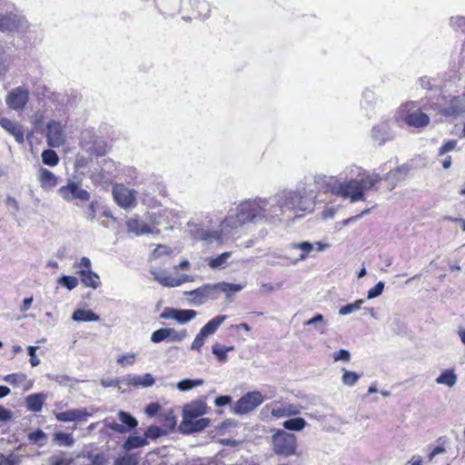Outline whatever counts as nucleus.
I'll list each match as a JSON object with an SVG mask.
<instances>
[{
	"label": "nucleus",
	"instance_id": "f257e3e1",
	"mask_svg": "<svg viewBox=\"0 0 465 465\" xmlns=\"http://www.w3.org/2000/svg\"><path fill=\"white\" fill-rule=\"evenodd\" d=\"M277 212L272 195L268 198L257 197L241 203L235 213L228 215L223 224L224 227L236 229L246 223H256L262 221L276 223L279 222Z\"/></svg>",
	"mask_w": 465,
	"mask_h": 465
},
{
	"label": "nucleus",
	"instance_id": "f03ea898",
	"mask_svg": "<svg viewBox=\"0 0 465 465\" xmlns=\"http://www.w3.org/2000/svg\"><path fill=\"white\" fill-rule=\"evenodd\" d=\"M348 180L337 182L331 187L332 194L343 199H349L351 203L365 201V191L371 189L381 180L379 173H368L359 167L351 169V176L346 175Z\"/></svg>",
	"mask_w": 465,
	"mask_h": 465
},
{
	"label": "nucleus",
	"instance_id": "7ed1b4c3",
	"mask_svg": "<svg viewBox=\"0 0 465 465\" xmlns=\"http://www.w3.org/2000/svg\"><path fill=\"white\" fill-rule=\"evenodd\" d=\"M316 195L305 183L299 184L295 190H283L272 195V202L278 209V221L281 222L286 212H312Z\"/></svg>",
	"mask_w": 465,
	"mask_h": 465
},
{
	"label": "nucleus",
	"instance_id": "20e7f679",
	"mask_svg": "<svg viewBox=\"0 0 465 465\" xmlns=\"http://www.w3.org/2000/svg\"><path fill=\"white\" fill-rule=\"evenodd\" d=\"M30 27L28 20L15 5L8 1H0V32L7 35L25 34Z\"/></svg>",
	"mask_w": 465,
	"mask_h": 465
},
{
	"label": "nucleus",
	"instance_id": "39448f33",
	"mask_svg": "<svg viewBox=\"0 0 465 465\" xmlns=\"http://www.w3.org/2000/svg\"><path fill=\"white\" fill-rule=\"evenodd\" d=\"M273 452L284 458L297 455V437L285 430H279L272 436Z\"/></svg>",
	"mask_w": 465,
	"mask_h": 465
},
{
	"label": "nucleus",
	"instance_id": "423d86ee",
	"mask_svg": "<svg viewBox=\"0 0 465 465\" xmlns=\"http://www.w3.org/2000/svg\"><path fill=\"white\" fill-rule=\"evenodd\" d=\"M58 194L66 202H87L90 200V193L80 186L79 182L68 181L66 185L58 189Z\"/></svg>",
	"mask_w": 465,
	"mask_h": 465
},
{
	"label": "nucleus",
	"instance_id": "0eeeda50",
	"mask_svg": "<svg viewBox=\"0 0 465 465\" xmlns=\"http://www.w3.org/2000/svg\"><path fill=\"white\" fill-rule=\"evenodd\" d=\"M264 401L262 394L260 391H252L243 395L233 405V412L235 414H245L258 406Z\"/></svg>",
	"mask_w": 465,
	"mask_h": 465
},
{
	"label": "nucleus",
	"instance_id": "6e6552de",
	"mask_svg": "<svg viewBox=\"0 0 465 465\" xmlns=\"http://www.w3.org/2000/svg\"><path fill=\"white\" fill-rule=\"evenodd\" d=\"M118 417L122 424L117 423L112 418H106L104 420V425L110 430L121 434L134 429L138 425L136 419L126 411H120L118 412Z\"/></svg>",
	"mask_w": 465,
	"mask_h": 465
},
{
	"label": "nucleus",
	"instance_id": "1a4fd4ad",
	"mask_svg": "<svg viewBox=\"0 0 465 465\" xmlns=\"http://www.w3.org/2000/svg\"><path fill=\"white\" fill-rule=\"evenodd\" d=\"M113 196L115 203L122 208L127 209L136 205V191L124 184H115L113 187Z\"/></svg>",
	"mask_w": 465,
	"mask_h": 465
},
{
	"label": "nucleus",
	"instance_id": "9d476101",
	"mask_svg": "<svg viewBox=\"0 0 465 465\" xmlns=\"http://www.w3.org/2000/svg\"><path fill=\"white\" fill-rule=\"evenodd\" d=\"M46 141L50 147L57 148L64 144L65 134L64 125L57 121L51 120L46 125Z\"/></svg>",
	"mask_w": 465,
	"mask_h": 465
},
{
	"label": "nucleus",
	"instance_id": "9b49d317",
	"mask_svg": "<svg viewBox=\"0 0 465 465\" xmlns=\"http://www.w3.org/2000/svg\"><path fill=\"white\" fill-rule=\"evenodd\" d=\"M55 419L60 422H85L93 416L87 409H71L61 412H54Z\"/></svg>",
	"mask_w": 465,
	"mask_h": 465
},
{
	"label": "nucleus",
	"instance_id": "f8f14e48",
	"mask_svg": "<svg viewBox=\"0 0 465 465\" xmlns=\"http://www.w3.org/2000/svg\"><path fill=\"white\" fill-rule=\"evenodd\" d=\"M196 315V311L191 309L165 308L160 317L165 320H174L180 324H184L193 320Z\"/></svg>",
	"mask_w": 465,
	"mask_h": 465
},
{
	"label": "nucleus",
	"instance_id": "ddd939ff",
	"mask_svg": "<svg viewBox=\"0 0 465 465\" xmlns=\"http://www.w3.org/2000/svg\"><path fill=\"white\" fill-rule=\"evenodd\" d=\"M5 102L11 109L21 110L28 102V91L22 87L15 88L7 94Z\"/></svg>",
	"mask_w": 465,
	"mask_h": 465
},
{
	"label": "nucleus",
	"instance_id": "4468645a",
	"mask_svg": "<svg viewBox=\"0 0 465 465\" xmlns=\"http://www.w3.org/2000/svg\"><path fill=\"white\" fill-rule=\"evenodd\" d=\"M208 407L204 401L198 400L184 406L183 411V420L199 418L207 413Z\"/></svg>",
	"mask_w": 465,
	"mask_h": 465
},
{
	"label": "nucleus",
	"instance_id": "2eb2a0df",
	"mask_svg": "<svg viewBox=\"0 0 465 465\" xmlns=\"http://www.w3.org/2000/svg\"><path fill=\"white\" fill-rule=\"evenodd\" d=\"M122 381L128 387H151L154 384V378L152 374L146 373L143 375L127 374L122 377Z\"/></svg>",
	"mask_w": 465,
	"mask_h": 465
},
{
	"label": "nucleus",
	"instance_id": "dca6fc26",
	"mask_svg": "<svg viewBox=\"0 0 465 465\" xmlns=\"http://www.w3.org/2000/svg\"><path fill=\"white\" fill-rule=\"evenodd\" d=\"M211 423L208 418H196L192 420H182L180 428L185 434L199 432L206 429Z\"/></svg>",
	"mask_w": 465,
	"mask_h": 465
},
{
	"label": "nucleus",
	"instance_id": "f3484780",
	"mask_svg": "<svg viewBox=\"0 0 465 465\" xmlns=\"http://www.w3.org/2000/svg\"><path fill=\"white\" fill-rule=\"evenodd\" d=\"M0 126L6 132L11 134L18 143H23L25 141V134L22 125L8 118H0Z\"/></svg>",
	"mask_w": 465,
	"mask_h": 465
},
{
	"label": "nucleus",
	"instance_id": "a211bd4d",
	"mask_svg": "<svg viewBox=\"0 0 465 465\" xmlns=\"http://www.w3.org/2000/svg\"><path fill=\"white\" fill-rule=\"evenodd\" d=\"M126 226L129 232H134L137 236L159 232L158 230H154V227L150 226L145 222L137 218L129 219L126 223Z\"/></svg>",
	"mask_w": 465,
	"mask_h": 465
},
{
	"label": "nucleus",
	"instance_id": "6ab92c4d",
	"mask_svg": "<svg viewBox=\"0 0 465 465\" xmlns=\"http://www.w3.org/2000/svg\"><path fill=\"white\" fill-rule=\"evenodd\" d=\"M38 182L40 186L45 191L54 189L58 183L57 176L46 168H40L37 173Z\"/></svg>",
	"mask_w": 465,
	"mask_h": 465
},
{
	"label": "nucleus",
	"instance_id": "aec40b11",
	"mask_svg": "<svg viewBox=\"0 0 465 465\" xmlns=\"http://www.w3.org/2000/svg\"><path fill=\"white\" fill-rule=\"evenodd\" d=\"M440 111L447 116L460 114L465 112V101L459 96L452 97L449 104L441 108Z\"/></svg>",
	"mask_w": 465,
	"mask_h": 465
},
{
	"label": "nucleus",
	"instance_id": "412c9836",
	"mask_svg": "<svg viewBox=\"0 0 465 465\" xmlns=\"http://www.w3.org/2000/svg\"><path fill=\"white\" fill-rule=\"evenodd\" d=\"M45 400L46 395L45 393H34L26 397L25 404L29 411L39 412L42 411Z\"/></svg>",
	"mask_w": 465,
	"mask_h": 465
},
{
	"label": "nucleus",
	"instance_id": "4be33fe9",
	"mask_svg": "<svg viewBox=\"0 0 465 465\" xmlns=\"http://www.w3.org/2000/svg\"><path fill=\"white\" fill-rule=\"evenodd\" d=\"M300 413V408L294 404L273 406L272 415L276 418L295 416Z\"/></svg>",
	"mask_w": 465,
	"mask_h": 465
},
{
	"label": "nucleus",
	"instance_id": "5701e85b",
	"mask_svg": "<svg viewBox=\"0 0 465 465\" xmlns=\"http://www.w3.org/2000/svg\"><path fill=\"white\" fill-rule=\"evenodd\" d=\"M82 283L85 287L97 289L101 285L99 275L93 271L78 272Z\"/></svg>",
	"mask_w": 465,
	"mask_h": 465
},
{
	"label": "nucleus",
	"instance_id": "b1692460",
	"mask_svg": "<svg viewBox=\"0 0 465 465\" xmlns=\"http://www.w3.org/2000/svg\"><path fill=\"white\" fill-rule=\"evenodd\" d=\"M226 315H218L210 320L202 329L200 330L206 337L213 335L218 328L226 320Z\"/></svg>",
	"mask_w": 465,
	"mask_h": 465
},
{
	"label": "nucleus",
	"instance_id": "393cba45",
	"mask_svg": "<svg viewBox=\"0 0 465 465\" xmlns=\"http://www.w3.org/2000/svg\"><path fill=\"white\" fill-rule=\"evenodd\" d=\"M72 320L74 322H98L100 317L91 310L78 309L74 312Z\"/></svg>",
	"mask_w": 465,
	"mask_h": 465
},
{
	"label": "nucleus",
	"instance_id": "a878e982",
	"mask_svg": "<svg viewBox=\"0 0 465 465\" xmlns=\"http://www.w3.org/2000/svg\"><path fill=\"white\" fill-rule=\"evenodd\" d=\"M458 378L454 370L443 371L435 380L437 384L445 385L449 388L453 387L457 383Z\"/></svg>",
	"mask_w": 465,
	"mask_h": 465
},
{
	"label": "nucleus",
	"instance_id": "bb28decb",
	"mask_svg": "<svg viewBox=\"0 0 465 465\" xmlns=\"http://www.w3.org/2000/svg\"><path fill=\"white\" fill-rule=\"evenodd\" d=\"M430 123V117L422 112L409 114V126L424 127Z\"/></svg>",
	"mask_w": 465,
	"mask_h": 465
},
{
	"label": "nucleus",
	"instance_id": "cd10ccee",
	"mask_svg": "<svg viewBox=\"0 0 465 465\" xmlns=\"http://www.w3.org/2000/svg\"><path fill=\"white\" fill-rule=\"evenodd\" d=\"M153 275V279L163 286L176 287L179 286V282H175V278L171 277L165 272L151 271Z\"/></svg>",
	"mask_w": 465,
	"mask_h": 465
},
{
	"label": "nucleus",
	"instance_id": "c85d7f7f",
	"mask_svg": "<svg viewBox=\"0 0 465 465\" xmlns=\"http://www.w3.org/2000/svg\"><path fill=\"white\" fill-rule=\"evenodd\" d=\"M148 444L145 437L142 436H129L124 441L123 447L125 450L129 451L133 449L140 448Z\"/></svg>",
	"mask_w": 465,
	"mask_h": 465
},
{
	"label": "nucleus",
	"instance_id": "c756f323",
	"mask_svg": "<svg viewBox=\"0 0 465 465\" xmlns=\"http://www.w3.org/2000/svg\"><path fill=\"white\" fill-rule=\"evenodd\" d=\"M307 425L303 418L296 417L285 420L282 424L283 428L292 431H301Z\"/></svg>",
	"mask_w": 465,
	"mask_h": 465
},
{
	"label": "nucleus",
	"instance_id": "7c9ffc66",
	"mask_svg": "<svg viewBox=\"0 0 465 465\" xmlns=\"http://www.w3.org/2000/svg\"><path fill=\"white\" fill-rule=\"evenodd\" d=\"M231 255H232V252H225L215 258H208L207 259L208 265L212 269L224 268L227 265V263H228L227 261L231 257Z\"/></svg>",
	"mask_w": 465,
	"mask_h": 465
},
{
	"label": "nucleus",
	"instance_id": "2f4dec72",
	"mask_svg": "<svg viewBox=\"0 0 465 465\" xmlns=\"http://www.w3.org/2000/svg\"><path fill=\"white\" fill-rule=\"evenodd\" d=\"M387 129L388 128L385 124L373 127L371 131L372 138L379 143H383L391 138Z\"/></svg>",
	"mask_w": 465,
	"mask_h": 465
},
{
	"label": "nucleus",
	"instance_id": "473e14b6",
	"mask_svg": "<svg viewBox=\"0 0 465 465\" xmlns=\"http://www.w3.org/2000/svg\"><path fill=\"white\" fill-rule=\"evenodd\" d=\"M233 350V347H226L221 345L220 343H215L213 345L212 351L221 363H224L228 360L227 352Z\"/></svg>",
	"mask_w": 465,
	"mask_h": 465
},
{
	"label": "nucleus",
	"instance_id": "72a5a7b5",
	"mask_svg": "<svg viewBox=\"0 0 465 465\" xmlns=\"http://www.w3.org/2000/svg\"><path fill=\"white\" fill-rule=\"evenodd\" d=\"M172 213V211H168L167 209L159 211L158 213H149L147 219L153 223V227L160 225L163 223V221L169 219V214Z\"/></svg>",
	"mask_w": 465,
	"mask_h": 465
},
{
	"label": "nucleus",
	"instance_id": "f704fd0d",
	"mask_svg": "<svg viewBox=\"0 0 465 465\" xmlns=\"http://www.w3.org/2000/svg\"><path fill=\"white\" fill-rule=\"evenodd\" d=\"M203 380L202 379H184L176 383V388L180 391H190L195 387L201 386L203 384Z\"/></svg>",
	"mask_w": 465,
	"mask_h": 465
},
{
	"label": "nucleus",
	"instance_id": "c9c22d12",
	"mask_svg": "<svg viewBox=\"0 0 465 465\" xmlns=\"http://www.w3.org/2000/svg\"><path fill=\"white\" fill-rule=\"evenodd\" d=\"M363 303H364V300L360 299V300L355 301L352 303H348L344 306H341L339 309V314L341 316H344V315H349L351 313H353L354 312L360 310Z\"/></svg>",
	"mask_w": 465,
	"mask_h": 465
},
{
	"label": "nucleus",
	"instance_id": "e433bc0d",
	"mask_svg": "<svg viewBox=\"0 0 465 465\" xmlns=\"http://www.w3.org/2000/svg\"><path fill=\"white\" fill-rule=\"evenodd\" d=\"M215 289L220 290L223 292L230 293V292H238L243 289L242 284H237V283H230V282H219L214 286Z\"/></svg>",
	"mask_w": 465,
	"mask_h": 465
},
{
	"label": "nucleus",
	"instance_id": "4c0bfd02",
	"mask_svg": "<svg viewBox=\"0 0 465 465\" xmlns=\"http://www.w3.org/2000/svg\"><path fill=\"white\" fill-rule=\"evenodd\" d=\"M42 161L45 165L55 166L59 163V157L54 151L48 149L43 151Z\"/></svg>",
	"mask_w": 465,
	"mask_h": 465
},
{
	"label": "nucleus",
	"instance_id": "58836bf2",
	"mask_svg": "<svg viewBox=\"0 0 465 465\" xmlns=\"http://www.w3.org/2000/svg\"><path fill=\"white\" fill-rule=\"evenodd\" d=\"M405 317L404 315L394 314L390 319V327L395 332H401L404 329Z\"/></svg>",
	"mask_w": 465,
	"mask_h": 465
},
{
	"label": "nucleus",
	"instance_id": "ea45409f",
	"mask_svg": "<svg viewBox=\"0 0 465 465\" xmlns=\"http://www.w3.org/2000/svg\"><path fill=\"white\" fill-rule=\"evenodd\" d=\"M188 335L186 330L177 331L173 328H168V341L173 342H181Z\"/></svg>",
	"mask_w": 465,
	"mask_h": 465
},
{
	"label": "nucleus",
	"instance_id": "a19ab883",
	"mask_svg": "<svg viewBox=\"0 0 465 465\" xmlns=\"http://www.w3.org/2000/svg\"><path fill=\"white\" fill-rule=\"evenodd\" d=\"M304 325H315L320 333H324L326 331V323L324 322V318L320 313L307 321Z\"/></svg>",
	"mask_w": 465,
	"mask_h": 465
},
{
	"label": "nucleus",
	"instance_id": "79ce46f5",
	"mask_svg": "<svg viewBox=\"0 0 465 465\" xmlns=\"http://www.w3.org/2000/svg\"><path fill=\"white\" fill-rule=\"evenodd\" d=\"M292 247L294 249H300L302 252L297 261L304 260L307 255L313 250L312 244L309 242L292 243Z\"/></svg>",
	"mask_w": 465,
	"mask_h": 465
},
{
	"label": "nucleus",
	"instance_id": "37998d69",
	"mask_svg": "<svg viewBox=\"0 0 465 465\" xmlns=\"http://www.w3.org/2000/svg\"><path fill=\"white\" fill-rule=\"evenodd\" d=\"M395 122L397 124L404 128L407 124V106L406 104H402L399 109L397 110L395 116H394Z\"/></svg>",
	"mask_w": 465,
	"mask_h": 465
},
{
	"label": "nucleus",
	"instance_id": "c03bdc74",
	"mask_svg": "<svg viewBox=\"0 0 465 465\" xmlns=\"http://www.w3.org/2000/svg\"><path fill=\"white\" fill-rule=\"evenodd\" d=\"M341 382L346 386H353L359 380L360 375L354 371L342 369Z\"/></svg>",
	"mask_w": 465,
	"mask_h": 465
},
{
	"label": "nucleus",
	"instance_id": "a18cd8bd",
	"mask_svg": "<svg viewBox=\"0 0 465 465\" xmlns=\"http://www.w3.org/2000/svg\"><path fill=\"white\" fill-rule=\"evenodd\" d=\"M58 283L71 291L78 285V279L74 276L63 275L58 279Z\"/></svg>",
	"mask_w": 465,
	"mask_h": 465
},
{
	"label": "nucleus",
	"instance_id": "49530a36",
	"mask_svg": "<svg viewBox=\"0 0 465 465\" xmlns=\"http://www.w3.org/2000/svg\"><path fill=\"white\" fill-rule=\"evenodd\" d=\"M4 381L14 386H17L26 381V375L22 372L12 373L5 376Z\"/></svg>",
	"mask_w": 465,
	"mask_h": 465
},
{
	"label": "nucleus",
	"instance_id": "de8ad7c7",
	"mask_svg": "<svg viewBox=\"0 0 465 465\" xmlns=\"http://www.w3.org/2000/svg\"><path fill=\"white\" fill-rule=\"evenodd\" d=\"M138 459L134 454H124L114 460V465H137Z\"/></svg>",
	"mask_w": 465,
	"mask_h": 465
},
{
	"label": "nucleus",
	"instance_id": "09e8293b",
	"mask_svg": "<svg viewBox=\"0 0 465 465\" xmlns=\"http://www.w3.org/2000/svg\"><path fill=\"white\" fill-rule=\"evenodd\" d=\"M164 341H168V328L158 329L151 335V341L153 343H159Z\"/></svg>",
	"mask_w": 465,
	"mask_h": 465
},
{
	"label": "nucleus",
	"instance_id": "8fccbe9b",
	"mask_svg": "<svg viewBox=\"0 0 465 465\" xmlns=\"http://www.w3.org/2000/svg\"><path fill=\"white\" fill-rule=\"evenodd\" d=\"M54 439L59 442L60 445L66 447H71L74 442L72 434L65 432L55 433Z\"/></svg>",
	"mask_w": 465,
	"mask_h": 465
},
{
	"label": "nucleus",
	"instance_id": "3c124183",
	"mask_svg": "<svg viewBox=\"0 0 465 465\" xmlns=\"http://www.w3.org/2000/svg\"><path fill=\"white\" fill-rule=\"evenodd\" d=\"M135 359L136 353L129 352L119 356L117 359V363L122 366H132L134 364Z\"/></svg>",
	"mask_w": 465,
	"mask_h": 465
},
{
	"label": "nucleus",
	"instance_id": "603ef678",
	"mask_svg": "<svg viewBox=\"0 0 465 465\" xmlns=\"http://www.w3.org/2000/svg\"><path fill=\"white\" fill-rule=\"evenodd\" d=\"M46 436L42 430H36L28 434V440L35 444L43 445Z\"/></svg>",
	"mask_w": 465,
	"mask_h": 465
},
{
	"label": "nucleus",
	"instance_id": "864d4df0",
	"mask_svg": "<svg viewBox=\"0 0 465 465\" xmlns=\"http://www.w3.org/2000/svg\"><path fill=\"white\" fill-rule=\"evenodd\" d=\"M201 239L208 242H218L221 240V233L218 231H203Z\"/></svg>",
	"mask_w": 465,
	"mask_h": 465
},
{
	"label": "nucleus",
	"instance_id": "5fc2aeb1",
	"mask_svg": "<svg viewBox=\"0 0 465 465\" xmlns=\"http://www.w3.org/2000/svg\"><path fill=\"white\" fill-rule=\"evenodd\" d=\"M100 383L103 387L108 388V387H119L121 389V385H124V381H122V377L118 379H101Z\"/></svg>",
	"mask_w": 465,
	"mask_h": 465
},
{
	"label": "nucleus",
	"instance_id": "6e6d98bb",
	"mask_svg": "<svg viewBox=\"0 0 465 465\" xmlns=\"http://www.w3.org/2000/svg\"><path fill=\"white\" fill-rule=\"evenodd\" d=\"M384 289V282H379L375 284V286L371 289H370L367 292V298L368 299H373L381 294Z\"/></svg>",
	"mask_w": 465,
	"mask_h": 465
},
{
	"label": "nucleus",
	"instance_id": "4d7b16f0",
	"mask_svg": "<svg viewBox=\"0 0 465 465\" xmlns=\"http://www.w3.org/2000/svg\"><path fill=\"white\" fill-rule=\"evenodd\" d=\"M206 336L200 331L191 344V350L199 351L205 342Z\"/></svg>",
	"mask_w": 465,
	"mask_h": 465
},
{
	"label": "nucleus",
	"instance_id": "13d9d810",
	"mask_svg": "<svg viewBox=\"0 0 465 465\" xmlns=\"http://www.w3.org/2000/svg\"><path fill=\"white\" fill-rule=\"evenodd\" d=\"M211 289L212 288L209 285H205L202 288H198L190 292L189 294L193 296L194 299H198L200 302H202V299L207 295L208 291Z\"/></svg>",
	"mask_w": 465,
	"mask_h": 465
},
{
	"label": "nucleus",
	"instance_id": "bf43d9fd",
	"mask_svg": "<svg viewBox=\"0 0 465 465\" xmlns=\"http://www.w3.org/2000/svg\"><path fill=\"white\" fill-rule=\"evenodd\" d=\"M332 359L334 361H341L347 362L351 359V353L347 350L341 349L338 351L333 352Z\"/></svg>",
	"mask_w": 465,
	"mask_h": 465
},
{
	"label": "nucleus",
	"instance_id": "052dcab7",
	"mask_svg": "<svg viewBox=\"0 0 465 465\" xmlns=\"http://www.w3.org/2000/svg\"><path fill=\"white\" fill-rule=\"evenodd\" d=\"M74 266L79 270L78 272L92 271V262L88 257H82Z\"/></svg>",
	"mask_w": 465,
	"mask_h": 465
},
{
	"label": "nucleus",
	"instance_id": "680f3d73",
	"mask_svg": "<svg viewBox=\"0 0 465 465\" xmlns=\"http://www.w3.org/2000/svg\"><path fill=\"white\" fill-rule=\"evenodd\" d=\"M196 8L199 15L203 18L207 17L211 11L209 4L205 1H199L197 3Z\"/></svg>",
	"mask_w": 465,
	"mask_h": 465
},
{
	"label": "nucleus",
	"instance_id": "e2e57ef3",
	"mask_svg": "<svg viewBox=\"0 0 465 465\" xmlns=\"http://www.w3.org/2000/svg\"><path fill=\"white\" fill-rule=\"evenodd\" d=\"M37 349H38V347H35V346H28L27 347V351H28V354L30 356V364L33 367H36V366H38L40 364V360L36 356V350Z\"/></svg>",
	"mask_w": 465,
	"mask_h": 465
},
{
	"label": "nucleus",
	"instance_id": "0e129e2a",
	"mask_svg": "<svg viewBox=\"0 0 465 465\" xmlns=\"http://www.w3.org/2000/svg\"><path fill=\"white\" fill-rule=\"evenodd\" d=\"M96 208H97V203L92 202L85 211L86 218L89 221H94L96 219Z\"/></svg>",
	"mask_w": 465,
	"mask_h": 465
},
{
	"label": "nucleus",
	"instance_id": "69168bd1",
	"mask_svg": "<svg viewBox=\"0 0 465 465\" xmlns=\"http://www.w3.org/2000/svg\"><path fill=\"white\" fill-rule=\"evenodd\" d=\"M450 24L454 28L460 29V31L465 33V17H462V16L452 17L450 19Z\"/></svg>",
	"mask_w": 465,
	"mask_h": 465
},
{
	"label": "nucleus",
	"instance_id": "338daca9",
	"mask_svg": "<svg viewBox=\"0 0 465 465\" xmlns=\"http://www.w3.org/2000/svg\"><path fill=\"white\" fill-rule=\"evenodd\" d=\"M20 462V457L17 455L11 454L4 458L0 461V465H17Z\"/></svg>",
	"mask_w": 465,
	"mask_h": 465
},
{
	"label": "nucleus",
	"instance_id": "774afa93",
	"mask_svg": "<svg viewBox=\"0 0 465 465\" xmlns=\"http://www.w3.org/2000/svg\"><path fill=\"white\" fill-rule=\"evenodd\" d=\"M70 460L64 458L63 456H53L50 458V463L52 465H70Z\"/></svg>",
	"mask_w": 465,
	"mask_h": 465
}]
</instances>
